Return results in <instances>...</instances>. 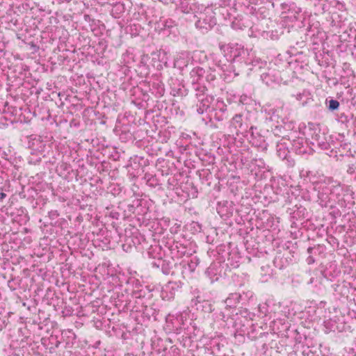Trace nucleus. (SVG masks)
<instances>
[{
	"label": "nucleus",
	"mask_w": 356,
	"mask_h": 356,
	"mask_svg": "<svg viewBox=\"0 0 356 356\" xmlns=\"http://www.w3.org/2000/svg\"><path fill=\"white\" fill-rule=\"evenodd\" d=\"M339 103L338 101L337 100H334V99H331L330 102H329V108L332 111L333 110H336L339 108Z\"/></svg>",
	"instance_id": "nucleus-1"
},
{
	"label": "nucleus",
	"mask_w": 356,
	"mask_h": 356,
	"mask_svg": "<svg viewBox=\"0 0 356 356\" xmlns=\"http://www.w3.org/2000/svg\"><path fill=\"white\" fill-rule=\"evenodd\" d=\"M6 197V194L4 193H0V200H3Z\"/></svg>",
	"instance_id": "nucleus-2"
}]
</instances>
